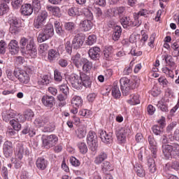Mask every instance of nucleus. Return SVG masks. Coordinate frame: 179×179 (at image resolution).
<instances>
[{"label": "nucleus", "mask_w": 179, "mask_h": 179, "mask_svg": "<svg viewBox=\"0 0 179 179\" xmlns=\"http://www.w3.org/2000/svg\"><path fill=\"white\" fill-rule=\"evenodd\" d=\"M120 87L124 96H127L131 89H136L139 86L141 80L138 78H135L134 80H130L127 77H123L120 80Z\"/></svg>", "instance_id": "obj_2"}, {"label": "nucleus", "mask_w": 179, "mask_h": 179, "mask_svg": "<svg viewBox=\"0 0 179 179\" xmlns=\"http://www.w3.org/2000/svg\"><path fill=\"white\" fill-rule=\"evenodd\" d=\"M34 117V112L31 109H27L24 111V115L21 114L16 115L15 120L11 121V125L13 127L15 131H20L22 129V124L20 122H24L26 120L30 121Z\"/></svg>", "instance_id": "obj_1"}, {"label": "nucleus", "mask_w": 179, "mask_h": 179, "mask_svg": "<svg viewBox=\"0 0 179 179\" xmlns=\"http://www.w3.org/2000/svg\"><path fill=\"white\" fill-rule=\"evenodd\" d=\"M55 80L56 82H61L62 80V76L58 70L55 71Z\"/></svg>", "instance_id": "obj_63"}, {"label": "nucleus", "mask_w": 179, "mask_h": 179, "mask_svg": "<svg viewBox=\"0 0 179 179\" xmlns=\"http://www.w3.org/2000/svg\"><path fill=\"white\" fill-rule=\"evenodd\" d=\"M91 59H94V61L99 59L100 58V48L94 47L91 48Z\"/></svg>", "instance_id": "obj_31"}, {"label": "nucleus", "mask_w": 179, "mask_h": 179, "mask_svg": "<svg viewBox=\"0 0 179 179\" xmlns=\"http://www.w3.org/2000/svg\"><path fill=\"white\" fill-rule=\"evenodd\" d=\"M112 96L115 99H120L121 97V91H120V88L118 85H117V83H113V87L112 88Z\"/></svg>", "instance_id": "obj_36"}, {"label": "nucleus", "mask_w": 179, "mask_h": 179, "mask_svg": "<svg viewBox=\"0 0 179 179\" xmlns=\"http://www.w3.org/2000/svg\"><path fill=\"white\" fill-rule=\"evenodd\" d=\"M171 167V169H173V170H176V171H178V170H179V163L178 162H173L171 164H166V167Z\"/></svg>", "instance_id": "obj_61"}, {"label": "nucleus", "mask_w": 179, "mask_h": 179, "mask_svg": "<svg viewBox=\"0 0 179 179\" xmlns=\"http://www.w3.org/2000/svg\"><path fill=\"white\" fill-rule=\"evenodd\" d=\"M162 153L165 159H170L171 155H173V147H171V145H163Z\"/></svg>", "instance_id": "obj_21"}, {"label": "nucleus", "mask_w": 179, "mask_h": 179, "mask_svg": "<svg viewBox=\"0 0 179 179\" xmlns=\"http://www.w3.org/2000/svg\"><path fill=\"white\" fill-rule=\"evenodd\" d=\"M66 99H68V94H59L57 96V99L59 101H62L59 103V107H64V106H66V102L65 101V100H66Z\"/></svg>", "instance_id": "obj_38"}, {"label": "nucleus", "mask_w": 179, "mask_h": 179, "mask_svg": "<svg viewBox=\"0 0 179 179\" xmlns=\"http://www.w3.org/2000/svg\"><path fill=\"white\" fill-rule=\"evenodd\" d=\"M36 166L38 170H45L48 166V161L43 157H39L36 162Z\"/></svg>", "instance_id": "obj_22"}, {"label": "nucleus", "mask_w": 179, "mask_h": 179, "mask_svg": "<svg viewBox=\"0 0 179 179\" xmlns=\"http://www.w3.org/2000/svg\"><path fill=\"white\" fill-rule=\"evenodd\" d=\"M41 2L43 0H33L32 1V6L34 12H39L40 9H41Z\"/></svg>", "instance_id": "obj_43"}, {"label": "nucleus", "mask_w": 179, "mask_h": 179, "mask_svg": "<svg viewBox=\"0 0 179 179\" xmlns=\"http://www.w3.org/2000/svg\"><path fill=\"white\" fill-rule=\"evenodd\" d=\"M149 15V11L146 9H142L140 10L138 13H135L134 14V26H136L138 27V26L142 24V20H139L141 19V16H144L146 17Z\"/></svg>", "instance_id": "obj_14"}, {"label": "nucleus", "mask_w": 179, "mask_h": 179, "mask_svg": "<svg viewBox=\"0 0 179 179\" xmlns=\"http://www.w3.org/2000/svg\"><path fill=\"white\" fill-rule=\"evenodd\" d=\"M2 118L5 122H10V124L13 128V125L11 121H13L16 118V115L12 110H6L2 113Z\"/></svg>", "instance_id": "obj_18"}, {"label": "nucleus", "mask_w": 179, "mask_h": 179, "mask_svg": "<svg viewBox=\"0 0 179 179\" xmlns=\"http://www.w3.org/2000/svg\"><path fill=\"white\" fill-rule=\"evenodd\" d=\"M41 101L43 106L50 110L55 106V98L52 96L45 95L42 97Z\"/></svg>", "instance_id": "obj_13"}, {"label": "nucleus", "mask_w": 179, "mask_h": 179, "mask_svg": "<svg viewBox=\"0 0 179 179\" xmlns=\"http://www.w3.org/2000/svg\"><path fill=\"white\" fill-rule=\"evenodd\" d=\"M22 3H23V0H13L12 6L14 9H19V7L22 6Z\"/></svg>", "instance_id": "obj_58"}, {"label": "nucleus", "mask_w": 179, "mask_h": 179, "mask_svg": "<svg viewBox=\"0 0 179 179\" xmlns=\"http://www.w3.org/2000/svg\"><path fill=\"white\" fill-rule=\"evenodd\" d=\"M164 127H162L161 126H159L157 124H155L152 127V132L155 134V135H162L164 132Z\"/></svg>", "instance_id": "obj_48"}, {"label": "nucleus", "mask_w": 179, "mask_h": 179, "mask_svg": "<svg viewBox=\"0 0 179 179\" xmlns=\"http://www.w3.org/2000/svg\"><path fill=\"white\" fill-rule=\"evenodd\" d=\"M171 48L173 50L172 55L173 57H178L179 56V45L177 43H173L171 45Z\"/></svg>", "instance_id": "obj_51"}, {"label": "nucleus", "mask_w": 179, "mask_h": 179, "mask_svg": "<svg viewBox=\"0 0 179 179\" xmlns=\"http://www.w3.org/2000/svg\"><path fill=\"white\" fill-rule=\"evenodd\" d=\"M103 55L105 59H106L107 61H111L113 59V46H105L103 50Z\"/></svg>", "instance_id": "obj_24"}, {"label": "nucleus", "mask_w": 179, "mask_h": 179, "mask_svg": "<svg viewBox=\"0 0 179 179\" xmlns=\"http://www.w3.org/2000/svg\"><path fill=\"white\" fill-rule=\"evenodd\" d=\"M99 136L103 143L106 145H110L113 142V134L111 133H107L104 130L99 131Z\"/></svg>", "instance_id": "obj_17"}, {"label": "nucleus", "mask_w": 179, "mask_h": 179, "mask_svg": "<svg viewBox=\"0 0 179 179\" xmlns=\"http://www.w3.org/2000/svg\"><path fill=\"white\" fill-rule=\"evenodd\" d=\"M108 157L107 153L102 152L95 157L94 163L95 164H101L104 160H106Z\"/></svg>", "instance_id": "obj_33"}, {"label": "nucleus", "mask_w": 179, "mask_h": 179, "mask_svg": "<svg viewBox=\"0 0 179 179\" xmlns=\"http://www.w3.org/2000/svg\"><path fill=\"white\" fill-rule=\"evenodd\" d=\"M22 159H19L17 157L11 159V162L15 164V169H20L22 167Z\"/></svg>", "instance_id": "obj_62"}, {"label": "nucleus", "mask_w": 179, "mask_h": 179, "mask_svg": "<svg viewBox=\"0 0 179 179\" xmlns=\"http://www.w3.org/2000/svg\"><path fill=\"white\" fill-rule=\"evenodd\" d=\"M59 90L64 94H69V87H68V81H65L63 84L59 85Z\"/></svg>", "instance_id": "obj_44"}, {"label": "nucleus", "mask_w": 179, "mask_h": 179, "mask_svg": "<svg viewBox=\"0 0 179 179\" xmlns=\"http://www.w3.org/2000/svg\"><path fill=\"white\" fill-rule=\"evenodd\" d=\"M84 15L87 19L80 22V27L84 31H89L90 30V10L89 8L84 10Z\"/></svg>", "instance_id": "obj_10"}, {"label": "nucleus", "mask_w": 179, "mask_h": 179, "mask_svg": "<svg viewBox=\"0 0 179 179\" xmlns=\"http://www.w3.org/2000/svg\"><path fill=\"white\" fill-rule=\"evenodd\" d=\"M8 50L11 55H16L19 52V50H20L19 42L16 40H11L8 44Z\"/></svg>", "instance_id": "obj_19"}, {"label": "nucleus", "mask_w": 179, "mask_h": 179, "mask_svg": "<svg viewBox=\"0 0 179 179\" xmlns=\"http://www.w3.org/2000/svg\"><path fill=\"white\" fill-rule=\"evenodd\" d=\"M51 77L48 75H44L41 76L38 80V85L39 86H44L45 85H49Z\"/></svg>", "instance_id": "obj_28"}, {"label": "nucleus", "mask_w": 179, "mask_h": 179, "mask_svg": "<svg viewBox=\"0 0 179 179\" xmlns=\"http://www.w3.org/2000/svg\"><path fill=\"white\" fill-rule=\"evenodd\" d=\"M47 124H48V119L44 117H38L34 120V124L38 127V128L45 127Z\"/></svg>", "instance_id": "obj_25"}, {"label": "nucleus", "mask_w": 179, "mask_h": 179, "mask_svg": "<svg viewBox=\"0 0 179 179\" xmlns=\"http://www.w3.org/2000/svg\"><path fill=\"white\" fill-rule=\"evenodd\" d=\"M83 43H85V37L80 34H77L73 39L72 47L74 50H78L83 45Z\"/></svg>", "instance_id": "obj_16"}, {"label": "nucleus", "mask_w": 179, "mask_h": 179, "mask_svg": "<svg viewBox=\"0 0 179 179\" xmlns=\"http://www.w3.org/2000/svg\"><path fill=\"white\" fill-rule=\"evenodd\" d=\"M54 26L57 34L64 36V31L62 29V24L59 21H55Z\"/></svg>", "instance_id": "obj_35"}, {"label": "nucleus", "mask_w": 179, "mask_h": 179, "mask_svg": "<svg viewBox=\"0 0 179 179\" xmlns=\"http://www.w3.org/2000/svg\"><path fill=\"white\" fill-rule=\"evenodd\" d=\"M148 170L152 174L156 173V164L155 159L152 158L148 159Z\"/></svg>", "instance_id": "obj_39"}, {"label": "nucleus", "mask_w": 179, "mask_h": 179, "mask_svg": "<svg viewBox=\"0 0 179 179\" xmlns=\"http://www.w3.org/2000/svg\"><path fill=\"white\" fill-rule=\"evenodd\" d=\"M8 23L10 26H19V20L16 17H10Z\"/></svg>", "instance_id": "obj_60"}, {"label": "nucleus", "mask_w": 179, "mask_h": 179, "mask_svg": "<svg viewBox=\"0 0 179 179\" xmlns=\"http://www.w3.org/2000/svg\"><path fill=\"white\" fill-rule=\"evenodd\" d=\"M54 36V26L52 24H48L45 28L38 34L37 40L38 43H44Z\"/></svg>", "instance_id": "obj_3"}, {"label": "nucleus", "mask_w": 179, "mask_h": 179, "mask_svg": "<svg viewBox=\"0 0 179 179\" xmlns=\"http://www.w3.org/2000/svg\"><path fill=\"white\" fill-rule=\"evenodd\" d=\"M83 59L86 58H80V54L76 53V55L71 57V61L76 68H82L83 65Z\"/></svg>", "instance_id": "obj_20"}, {"label": "nucleus", "mask_w": 179, "mask_h": 179, "mask_svg": "<svg viewBox=\"0 0 179 179\" xmlns=\"http://www.w3.org/2000/svg\"><path fill=\"white\" fill-rule=\"evenodd\" d=\"M172 155H178L179 153V145L177 143L172 144Z\"/></svg>", "instance_id": "obj_64"}, {"label": "nucleus", "mask_w": 179, "mask_h": 179, "mask_svg": "<svg viewBox=\"0 0 179 179\" xmlns=\"http://www.w3.org/2000/svg\"><path fill=\"white\" fill-rule=\"evenodd\" d=\"M158 82L163 86V87H167V85H169V80H167L166 77H160L158 78Z\"/></svg>", "instance_id": "obj_57"}, {"label": "nucleus", "mask_w": 179, "mask_h": 179, "mask_svg": "<svg viewBox=\"0 0 179 179\" xmlns=\"http://www.w3.org/2000/svg\"><path fill=\"white\" fill-rule=\"evenodd\" d=\"M15 155L17 159L22 160V159H23V155H29V151L27 150V148H26L23 143H19L16 145Z\"/></svg>", "instance_id": "obj_8"}, {"label": "nucleus", "mask_w": 179, "mask_h": 179, "mask_svg": "<svg viewBox=\"0 0 179 179\" xmlns=\"http://www.w3.org/2000/svg\"><path fill=\"white\" fill-rule=\"evenodd\" d=\"M70 163L72 166H74V167H79V166H80V162L75 157H70Z\"/></svg>", "instance_id": "obj_56"}, {"label": "nucleus", "mask_w": 179, "mask_h": 179, "mask_svg": "<svg viewBox=\"0 0 179 179\" xmlns=\"http://www.w3.org/2000/svg\"><path fill=\"white\" fill-rule=\"evenodd\" d=\"M77 136L80 139H83L86 136V129L78 128L77 130Z\"/></svg>", "instance_id": "obj_54"}, {"label": "nucleus", "mask_w": 179, "mask_h": 179, "mask_svg": "<svg viewBox=\"0 0 179 179\" xmlns=\"http://www.w3.org/2000/svg\"><path fill=\"white\" fill-rule=\"evenodd\" d=\"M64 28L68 31H72L75 29V23L73 22H66L64 24Z\"/></svg>", "instance_id": "obj_59"}, {"label": "nucleus", "mask_w": 179, "mask_h": 179, "mask_svg": "<svg viewBox=\"0 0 179 179\" xmlns=\"http://www.w3.org/2000/svg\"><path fill=\"white\" fill-rule=\"evenodd\" d=\"M121 33H122V29H121L120 26H116L115 27L112 38L114 41H118L120 40V37H121Z\"/></svg>", "instance_id": "obj_32"}, {"label": "nucleus", "mask_w": 179, "mask_h": 179, "mask_svg": "<svg viewBox=\"0 0 179 179\" xmlns=\"http://www.w3.org/2000/svg\"><path fill=\"white\" fill-rule=\"evenodd\" d=\"M29 39H27L25 37L21 38L20 41V46L22 50V51H24L25 47L27 45V43H29Z\"/></svg>", "instance_id": "obj_53"}, {"label": "nucleus", "mask_w": 179, "mask_h": 179, "mask_svg": "<svg viewBox=\"0 0 179 179\" xmlns=\"http://www.w3.org/2000/svg\"><path fill=\"white\" fill-rule=\"evenodd\" d=\"M78 149L80 153L85 155V153H87V146L85 143H80L78 144Z\"/></svg>", "instance_id": "obj_55"}, {"label": "nucleus", "mask_w": 179, "mask_h": 179, "mask_svg": "<svg viewBox=\"0 0 179 179\" xmlns=\"http://www.w3.org/2000/svg\"><path fill=\"white\" fill-rule=\"evenodd\" d=\"M82 78V86L85 87H90V77L87 74H84Z\"/></svg>", "instance_id": "obj_45"}, {"label": "nucleus", "mask_w": 179, "mask_h": 179, "mask_svg": "<svg viewBox=\"0 0 179 179\" xmlns=\"http://www.w3.org/2000/svg\"><path fill=\"white\" fill-rule=\"evenodd\" d=\"M58 143V136L55 134H51L47 136L43 139V144L44 146H48V148H52L55 146V144Z\"/></svg>", "instance_id": "obj_11"}, {"label": "nucleus", "mask_w": 179, "mask_h": 179, "mask_svg": "<svg viewBox=\"0 0 179 179\" xmlns=\"http://www.w3.org/2000/svg\"><path fill=\"white\" fill-rule=\"evenodd\" d=\"M69 80L73 89H76L77 90L82 89V76L80 74H71Z\"/></svg>", "instance_id": "obj_6"}, {"label": "nucleus", "mask_w": 179, "mask_h": 179, "mask_svg": "<svg viewBox=\"0 0 179 179\" xmlns=\"http://www.w3.org/2000/svg\"><path fill=\"white\" fill-rule=\"evenodd\" d=\"M90 143L91 155H92V156H96L97 150H99V138L97 137V134L94 131L91 132Z\"/></svg>", "instance_id": "obj_5"}, {"label": "nucleus", "mask_w": 179, "mask_h": 179, "mask_svg": "<svg viewBox=\"0 0 179 179\" xmlns=\"http://www.w3.org/2000/svg\"><path fill=\"white\" fill-rule=\"evenodd\" d=\"M134 170L137 173V176H138V177H144L145 176V170H143L142 165L136 164L134 166Z\"/></svg>", "instance_id": "obj_47"}, {"label": "nucleus", "mask_w": 179, "mask_h": 179, "mask_svg": "<svg viewBox=\"0 0 179 179\" xmlns=\"http://www.w3.org/2000/svg\"><path fill=\"white\" fill-rule=\"evenodd\" d=\"M83 71L85 72V73H90V62L89 60L83 59Z\"/></svg>", "instance_id": "obj_46"}, {"label": "nucleus", "mask_w": 179, "mask_h": 179, "mask_svg": "<svg viewBox=\"0 0 179 179\" xmlns=\"http://www.w3.org/2000/svg\"><path fill=\"white\" fill-rule=\"evenodd\" d=\"M18 80H20L21 83L27 85V83L30 81V77L29 76V74L24 71L22 75L20 76Z\"/></svg>", "instance_id": "obj_41"}, {"label": "nucleus", "mask_w": 179, "mask_h": 179, "mask_svg": "<svg viewBox=\"0 0 179 179\" xmlns=\"http://www.w3.org/2000/svg\"><path fill=\"white\" fill-rule=\"evenodd\" d=\"M3 152L5 157H10L13 155V143L9 141H5L3 145Z\"/></svg>", "instance_id": "obj_12"}, {"label": "nucleus", "mask_w": 179, "mask_h": 179, "mask_svg": "<svg viewBox=\"0 0 179 179\" xmlns=\"http://www.w3.org/2000/svg\"><path fill=\"white\" fill-rule=\"evenodd\" d=\"M46 9H48L49 12H51L53 16H55L56 17H61V10L59 7L48 6Z\"/></svg>", "instance_id": "obj_29"}, {"label": "nucleus", "mask_w": 179, "mask_h": 179, "mask_svg": "<svg viewBox=\"0 0 179 179\" xmlns=\"http://www.w3.org/2000/svg\"><path fill=\"white\" fill-rule=\"evenodd\" d=\"M120 23L122 25V27H124V29H127L128 27L129 26H135V21H134L132 22V21H131V18L129 17H123L121 20H120Z\"/></svg>", "instance_id": "obj_26"}, {"label": "nucleus", "mask_w": 179, "mask_h": 179, "mask_svg": "<svg viewBox=\"0 0 179 179\" xmlns=\"http://www.w3.org/2000/svg\"><path fill=\"white\" fill-rule=\"evenodd\" d=\"M148 141L150 143V150L152 152V157L156 159L157 153V143L155 140L153 136H149L148 138Z\"/></svg>", "instance_id": "obj_15"}, {"label": "nucleus", "mask_w": 179, "mask_h": 179, "mask_svg": "<svg viewBox=\"0 0 179 179\" xmlns=\"http://www.w3.org/2000/svg\"><path fill=\"white\" fill-rule=\"evenodd\" d=\"M127 103L130 104V106H136V104H139V103H141L139 95L134 94L130 95V98L127 100Z\"/></svg>", "instance_id": "obj_30"}, {"label": "nucleus", "mask_w": 179, "mask_h": 179, "mask_svg": "<svg viewBox=\"0 0 179 179\" xmlns=\"http://www.w3.org/2000/svg\"><path fill=\"white\" fill-rule=\"evenodd\" d=\"M157 106L158 107V108H159V110H162L164 113H167V111H169V108L167 107V105L162 101H158Z\"/></svg>", "instance_id": "obj_52"}, {"label": "nucleus", "mask_w": 179, "mask_h": 179, "mask_svg": "<svg viewBox=\"0 0 179 179\" xmlns=\"http://www.w3.org/2000/svg\"><path fill=\"white\" fill-rule=\"evenodd\" d=\"M71 104L73 106V107H82L83 101L80 96H73L71 99Z\"/></svg>", "instance_id": "obj_37"}, {"label": "nucleus", "mask_w": 179, "mask_h": 179, "mask_svg": "<svg viewBox=\"0 0 179 179\" xmlns=\"http://www.w3.org/2000/svg\"><path fill=\"white\" fill-rule=\"evenodd\" d=\"M9 12V6L6 3L0 4V16H3L5 13Z\"/></svg>", "instance_id": "obj_50"}, {"label": "nucleus", "mask_w": 179, "mask_h": 179, "mask_svg": "<svg viewBox=\"0 0 179 179\" xmlns=\"http://www.w3.org/2000/svg\"><path fill=\"white\" fill-rule=\"evenodd\" d=\"M58 57H59V52L58 50L51 49L48 51V59L50 62H52V61H55Z\"/></svg>", "instance_id": "obj_34"}, {"label": "nucleus", "mask_w": 179, "mask_h": 179, "mask_svg": "<svg viewBox=\"0 0 179 179\" xmlns=\"http://www.w3.org/2000/svg\"><path fill=\"white\" fill-rule=\"evenodd\" d=\"M47 17H48V13H47V11L43 10L41 13H39L37 18L34 20V27H35V29H43Z\"/></svg>", "instance_id": "obj_4"}, {"label": "nucleus", "mask_w": 179, "mask_h": 179, "mask_svg": "<svg viewBox=\"0 0 179 179\" xmlns=\"http://www.w3.org/2000/svg\"><path fill=\"white\" fill-rule=\"evenodd\" d=\"M163 73H165L168 78H171V79H174V71L171 69H169V67H163L162 69Z\"/></svg>", "instance_id": "obj_40"}, {"label": "nucleus", "mask_w": 179, "mask_h": 179, "mask_svg": "<svg viewBox=\"0 0 179 179\" xmlns=\"http://www.w3.org/2000/svg\"><path fill=\"white\" fill-rule=\"evenodd\" d=\"M131 134V129L128 127H121L117 133V138L118 142L124 143L127 141V136Z\"/></svg>", "instance_id": "obj_7"}, {"label": "nucleus", "mask_w": 179, "mask_h": 179, "mask_svg": "<svg viewBox=\"0 0 179 179\" xmlns=\"http://www.w3.org/2000/svg\"><path fill=\"white\" fill-rule=\"evenodd\" d=\"M67 13L69 16H71L72 17H73L75 16L80 15L82 12L79 10V8L73 6L68 9Z\"/></svg>", "instance_id": "obj_27"}, {"label": "nucleus", "mask_w": 179, "mask_h": 179, "mask_svg": "<svg viewBox=\"0 0 179 179\" xmlns=\"http://www.w3.org/2000/svg\"><path fill=\"white\" fill-rule=\"evenodd\" d=\"M164 59L169 66H171V68H176V63L174 62V59L171 55H166L164 56Z\"/></svg>", "instance_id": "obj_42"}, {"label": "nucleus", "mask_w": 179, "mask_h": 179, "mask_svg": "<svg viewBox=\"0 0 179 179\" xmlns=\"http://www.w3.org/2000/svg\"><path fill=\"white\" fill-rule=\"evenodd\" d=\"M34 8L31 7V4H24L21 7V13L24 16H30L33 13Z\"/></svg>", "instance_id": "obj_23"}, {"label": "nucleus", "mask_w": 179, "mask_h": 179, "mask_svg": "<svg viewBox=\"0 0 179 179\" xmlns=\"http://www.w3.org/2000/svg\"><path fill=\"white\" fill-rule=\"evenodd\" d=\"M101 169L104 173H106V171H111V170H113V168L111 167V164H110V162L107 161H105L102 164Z\"/></svg>", "instance_id": "obj_49"}, {"label": "nucleus", "mask_w": 179, "mask_h": 179, "mask_svg": "<svg viewBox=\"0 0 179 179\" xmlns=\"http://www.w3.org/2000/svg\"><path fill=\"white\" fill-rule=\"evenodd\" d=\"M26 54H29L31 58H36L37 57V47L34 43V41L30 40L26 45Z\"/></svg>", "instance_id": "obj_9"}]
</instances>
